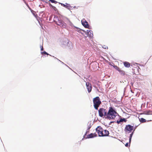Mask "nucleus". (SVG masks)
<instances>
[{
    "label": "nucleus",
    "instance_id": "obj_1",
    "mask_svg": "<svg viewBox=\"0 0 152 152\" xmlns=\"http://www.w3.org/2000/svg\"><path fill=\"white\" fill-rule=\"evenodd\" d=\"M99 114L100 117H102L104 116L106 118L109 119L114 118L117 114L116 112L111 107H110L107 113L105 109L103 108H100L99 110Z\"/></svg>",
    "mask_w": 152,
    "mask_h": 152
},
{
    "label": "nucleus",
    "instance_id": "obj_2",
    "mask_svg": "<svg viewBox=\"0 0 152 152\" xmlns=\"http://www.w3.org/2000/svg\"><path fill=\"white\" fill-rule=\"evenodd\" d=\"M54 18L56 21V23L57 24L64 28H65L66 27V24L61 20L60 18H58L56 16H55Z\"/></svg>",
    "mask_w": 152,
    "mask_h": 152
},
{
    "label": "nucleus",
    "instance_id": "obj_3",
    "mask_svg": "<svg viewBox=\"0 0 152 152\" xmlns=\"http://www.w3.org/2000/svg\"><path fill=\"white\" fill-rule=\"evenodd\" d=\"M93 102L95 108L96 110L98 109V107L101 103L99 97L97 96L94 98L93 99Z\"/></svg>",
    "mask_w": 152,
    "mask_h": 152
},
{
    "label": "nucleus",
    "instance_id": "obj_4",
    "mask_svg": "<svg viewBox=\"0 0 152 152\" xmlns=\"http://www.w3.org/2000/svg\"><path fill=\"white\" fill-rule=\"evenodd\" d=\"M96 130L97 133L98 134L99 136H103V129L101 127L98 126Z\"/></svg>",
    "mask_w": 152,
    "mask_h": 152
},
{
    "label": "nucleus",
    "instance_id": "obj_5",
    "mask_svg": "<svg viewBox=\"0 0 152 152\" xmlns=\"http://www.w3.org/2000/svg\"><path fill=\"white\" fill-rule=\"evenodd\" d=\"M83 31L86 33L87 36H88L89 37H93V33L92 31L88 30H87L86 31H85L83 30Z\"/></svg>",
    "mask_w": 152,
    "mask_h": 152
},
{
    "label": "nucleus",
    "instance_id": "obj_6",
    "mask_svg": "<svg viewBox=\"0 0 152 152\" xmlns=\"http://www.w3.org/2000/svg\"><path fill=\"white\" fill-rule=\"evenodd\" d=\"M81 23L85 27L87 28H88L89 26L88 24V22L84 19L82 20Z\"/></svg>",
    "mask_w": 152,
    "mask_h": 152
},
{
    "label": "nucleus",
    "instance_id": "obj_7",
    "mask_svg": "<svg viewBox=\"0 0 152 152\" xmlns=\"http://www.w3.org/2000/svg\"><path fill=\"white\" fill-rule=\"evenodd\" d=\"M134 126H131L130 125H126L125 129L128 131L130 132L132 131L133 129Z\"/></svg>",
    "mask_w": 152,
    "mask_h": 152
},
{
    "label": "nucleus",
    "instance_id": "obj_8",
    "mask_svg": "<svg viewBox=\"0 0 152 152\" xmlns=\"http://www.w3.org/2000/svg\"><path fill=\"white\" fill-rule=\"evenodd\" d=\"M88 93H90L91 91L92 86L89 83L87 82L86 83Z\"/></svg>",
    "mask_w": 152,
    "mask_h": 152
},
{
    "label": "nucleus",
    "instance_id": "obj_9",
    "mask_svg": "<svg viewBox=\"0 0 152 152\" xmlns=\"http://www.w3.org/2000/svg\"><path fill=\"white\" fill-rule=\"evenodd\" d=\"M96 136V134L95 133H91L88 136V138H92Z\"/></svg>",
    "mask_w": 152,
    "mask_h": 152
},
{
    "label": "nucleus",
    "instance_id": "obj_10",
    "mask_svg": "<svg viewBox=\"0 0 152 152\" xmlns=\"http://www.w3.org/2000/svg\"><path fill=\"white\" fill-rule=\"evenodd\" d=\"M103 136H107L109 134V131L106 130H103Z\"/></svg>",
    "mask_w": 152,
    "mask_h": 152
},
{
    "label": "nucleus",
    "instance_id": "obj_11",
    "mask_svg": "<svg viewBox=\"0 0 152 152\" xmlns=\"http://www.w3.org/2000/svg\"><path fill=\"white\" fill-rule=\"evenodd\" d=\"M124 66L127 67H129L130 66V64L127 62H125L124 63Z\"/></svg>",
    "mask_w": 152,
    "mask_h": 152
},
{
    "label": "nucleus",
    "instance_id": "obj_12",
    "mask_svg": "<svg viewBox=\"0 0 152 152\" xmlns=\"http://www.w3.org/2000/svg\"><path fill=\"white\" fill-rule=\"evenodd\" d=\"M145 114L146 115H152V111L148 110L145 112Z\"/></svg>",
    "mask_w": 152,
    "mask_h": 152
},
{
    "label": "nucleus",
    "instance_id": "obj_13",
    "mask_svg": "<svg viewBox=\"0 0 152 152\" xmlns=\"http://www.w3.org/2000/svg\"><path fill=\"white\" fill-rule=\"evenodd\" d=\"M67 46L69 47V49H71L72 48V44L70 42H68L67 43Z\"/></svg>",
    "mask_w": 152,
    "mask_h": 152
},
{
    "label": "nucleus",
    "instance_id": "obj_14",
    "mask_svg": "<svg viewBox=\"0 0 152 152\" xmlns=\"http://www.w3.org/2000/svg\"><path fill=\"white\" fill-rule=\"evenodd\" d=\"M61 5L63 6L64 7H65L66 8L69 9V7H70V5L69 4H66L67 5H65L64 4L61 3Z\"/></svg>",
    "mask_w": 152,
    "mask_h": 152
},
{
    "label": "nucleus",
    "instance_id": "obj_15",
    "mask_svg": "<svg viewBox=\"0 0 152 152\" xmlns=\"http://www.w3.org/2000/svg\"><path fill=\"white\" fill-rule=\"evenodd\" d=\"M139 120L142 123L145 122L146 121V120L143 118H141L140 119H139Z\"/></svg>",
    "mask_w": 152,
    "mask_h": 152
},
{
    "label": "nucleus",
    "instance_id": "obj_16",
    "mask_svg": "<svg viewBox=\"0 0 152 152\" xmlns=\"http://www.w3.org/2000/svg\"><path fill=\"white\" fill-rule=\"evenodd\" d=\"M133 132L131 134H130L129 138V143H130V142H131V139H132V135H133Z\"/></svg>",
    "mask_w": 152,
    "mask_h": 152
},
{
    "label": "nucleus",
    "instance_id": "obj_17",
    "mask_svg": "<svg viewBox=\"0 0 152 152\" xmlns=\"http://www.w3.org/2000/svg\"><path fill=\"white\" fill-rule=\"evenodd\" d=\"M126 119L125 118H121L119 120V122H123V121L126 122Z\"/></svg>",
    "mask_w": 152,
    "mask_h": 152
},
{
    "label": "nucleus",
    "instance_id": "obj_18",
    "mask_svg": "<svg viewBox=\"0 0 152 152\" xmlns=\"http://www.w3.org/2000/svg\"><path fill=\"white\" fill-rule=\"evenodd\" d=\"M41 53L42 54H45V55H49L50 56H51L48 53H47L45 51H43V52H41Z\"/></svg>",
    "mask_w": 152,
    "mask_h": 152
},
{
    "label": "nucleus",
    "instance_id": "obj_19",
    "mask_svg": "<svg viewBox=\"0 0 152 152\" xmlns=\"http://www.w3.org/2000/svg\"><path fill=\"white\" fill-rule=\"evenodd\" d=\"M33 15H34V16H35V17L37 19V20L38 21L39 23L40 24V22L38 20V19L37 18V15H35L34 14H33Z\"/></svg>",
    "mask_w": 152,
    "mask_h": 152
},
{
    "label": "nucleus",
    "instance_id": "obj_20",
    "mask_svg": "<svg viewBox=\"0 0 152 152\" xmlns=\"http://www.w3.org/2000/svg\"><path fill=\"white\" fill-rule=\"evenodd\" d=\"M50 1L52 3H57L54 0H50Z\"/></svg>",
    "mask_w": 152,
    "mask_h": 152
},
{
    "label": "nucleus",
    "instance_id": "obj_21",
    "mask_svg": "<svg viewBox=\"0 0 152 152\" xmlns=\"http://www.w3.org/2000/svg\"><path fill=\"white\" fill-rule=\"evenodd\" d=\"M77 31H78V32H80V33H81V34H83V33H81V32H80V31H81L80 29V28H77Z\"/></svg>",
    "mask_w": 152,
    "mask_h": 152
},
{
    "label": "nucleus",
    "instance_id": "obj_22",
    "mask_svg": "<svg viewBox=\"0 0 152 152\" xmlns=\"http://www.w3.org/2000/svg\"><path fill=\"white\" fill-rule=\"evenodd\" d=\"M129 143L128 142H127V143H126V144L125 145V146L126 147H127L129 146Z\"/></svg>",
    "mask_w": 152,
    "mask_h": 152
},
{
    "label": "nucleus",
    "instance_id": "obj_23",
    "mask_svg": "<svg viewBox=\"0 0 152 152\" xmlns=\"http://www.w3.org/2000/svg\"><path fill=\"white\" fill-rule=\"evenodd\" d=\"M40 47H41V50H43V47H42V46H40Z\"/></svg>",
    "mask_w": 152,
    "mask_h": 152
},
{
    "label": "nucleus",
    "instance_id": "obj_24",
    "mask_svg": "<svg viewBox=\"0 0 152 152\" xmlns=\"http://www.w3.org/2000/svg\"><path fill=\"white\" fill-rule=\"evenodd\" d=\"M104 47L103 46V48H104L105 49H106V48H107H107H108V47H105V46H104Z\"/></svg>",
    "mask_w": 152,
    "mask_h": 152
},
{
    "label": "nucleus",
    "instance_id": "obj_25",
    "mask_svg": "<svg viewBox=\"0 0 152 152\" xmlns=\"http://www.w3.org/2000/svg\"><path fill=\"white\" fill-rule=\"evenodd\" d=\"M121 122H119V121H118V120L117 121V123L118 124H119Z\"/></svg>",
    "mask_w": 152,
    "mask_h": 152
},
{
    "label": "nucleus",
    "instance_id": "obj_26",
    "mask_svg": "<svg viewBox=\"0 0 152 152\" xmlns=\"http://www.w3.org/2000/svg\"><path fill=\"white\" fill-rule=\"evenodd\" d=\"M114 122V121H112V122H111L110 123H113Z\"/></svg>",
    "mask_w": 152,
    "mask_h": 152
},
{
    "label": "nucleus",
    "instance_id": "obj_27",
    "mask_svg": "<svg viewBox=\"0 0 152 152\" xmlns=\"http://www.w3.org/2000/svg\"><path fill=\"white\" fill-rule=\"evenodd\" d=\"M90 127H89L88 128V129H90Z\"/></svg>",
    "mask_w": 152,
    "mask_h": 152
},
{
    "label": "nucleus",
    "instance_id": "obj_28",
    "mask_svg": "<svg viewBox=\"0 0 152 152\" xmlns=\"http://www.w3.org/2000/svg\"><path fill=\"white\" fill-rule=\"evenodd\" d=\"M59 60V61H60L61 62V61H60V60Z\"/></svg>",
    "mask_w": 152,
    "mask_h": 152
}]
</instances>
